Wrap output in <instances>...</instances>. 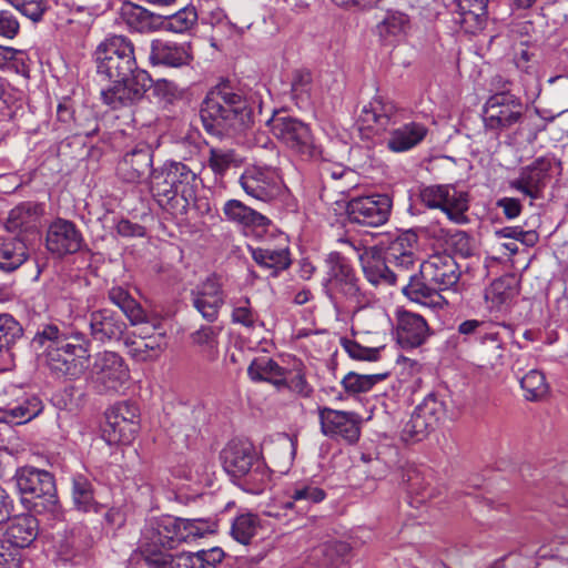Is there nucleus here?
Instances as JSON below:
<instances>
[{
	"instance_id": "nucleus-40",
	"label": "nucleus",
	"mask_w": 568,
	"mask_h": 568,
	"mask_svg": "<svg viewBox=\"0 0 568 568\" xmlns=\"http://www.w3.org/2000/svg\"><path fill=\"white\" fill-rule=\"evenodd\" d=\"M42 214V205L31 202L22 203L10 211L6 227L10 232L36 230Z\"/></svg>"
},
{
	"instance_id": "nucleus-22",
	"label": "nucleus",
	"mask_w": 568,
	"mask_h": 568,
	"mask_svg": "<svg viewBox=\"0 0 568 568\" xmlns=\"http://www.w3.org/2000/svg\"><path fill=\"white\" fill-rule=\"evenodd\" d=\"M39 342L43 344L45 341L51 342V346L61 349V353L70 355V357L80 359L87 365L89 357V345L85 336L81 332H61L55 325H48L38 335Z\"/></svg>"
},
{
	"instance_id": "nucleus-51",
	"label": "nucleus",
	"mask_w": 568,
	"mask_h": 568,
	"mask_svg": "<svg viewBox=\"0 0 568 568\" xmlns=\"http://www.w3.org/2000/svg\"><path fill=\"white\" fill-rule=\"evenodd\" d=\"M292 95L297 105H308L315 97L312 73L307 70H298L294 73L292 80Z\"/></svg>"
},
{
	"instance_id": "nucleus-23",
	"label": "nucleus",
	"mask_w": 568,
	"mask_h": 568,
	"mask_svg": "<svg viewBox=\"0 0 568 568\" xmlns=\"http://www.w3.org/2000/svg\"><path fill=\"white\" fill-rule=\"evenodd\" d=\"M194 308L207 322H214L219 317L221 307L224 305L225 296L220 281L214 277H207L196 285L191 293Z\"/></svg>"
},
{
	"instance_id": "nucleus-64",
	"label": "nucleus",
	"mask_w": 568,
	"mask_h": 568,
	"mask_svg": "<svg viewBox=\"0 0 568 568\" xmlns=\"http://www.w3.org/2000/svg\"><path fill=\"white\" fill-rule=\"evenodd\" d=\"M20 565L19 550L0 540V568H20Z\"/></svg>"
},
{
	"instance_id": "nucleus-46",
	"label": "nucleus",
	"mask_w": 568,
	"mask_h": 568,
	"mask_svg": "<svg viewBox=\"0 0 568 568\" xmlns=\"http://www.w3.org/2000/svg\"><path fill=\"white\" fill-rule=\"evenodd\" d=\"M215 530L216 524L211 519L179 518V545L182 542H191L205 535L213 534Z\"/></svg>"
},
{
	"instance_id": "nucleus-10",
	"label": "nucleus",
	"mask_w": 568,
	"mask_h": 568,
	"mask_svg": "<svg viewBox=\"0 0 568 568\" xmlns=\"http://www.w3.org/2000/svg\"><path fill=\"white\" fill-rule=\"evenodd\" d=\"M446 413L444 402L434 394L427 395L416 406L410 418L402 428V438L405 442L423 440L430 432L436 429L444 419Z\"/></svg>"
},
{
	"instance_id": "nucleus-14",
	"label": "nucleus",
	"mask_w": 568,
	"mask_h": 568,
	"mask_svg": "<svg viewBox=\"0 0 568 568\" xmlns=\"http://www.w3.org/2000/svg\"><path fill=\"white\" fill-rule=\"evenodd\" d=\"M243 191L251 197L270 202L281 192V179L271 166L250 165L240 178Z\"/></svg>"
},
{
	"instance_id": "nucleus-5",
	"label": "nucleus",
	"mask_w": 568,
	"mask_h": 568,
	"mask_svg": "<svg viewBox=\"0 0 568 568\" xmlns=\"http://www.w3.org/2000/svg\"><path fill=\"white\" fill-rule=\"evenodd\" d=\"M16 484L19 493L27 501L33 503L38 511L45 510L57 519L61 517L54 479L49 471L23 467L16 474Z\"/></svg>"
},
{
	"instance_id": "nucleus-52",
	"label": "nucleus",
	"mask_w": 568,
	"mask_h": 568,
	"mask_svg": "<svg viewBox=\"0 0 568 568\" xmlns=\"http://www.w3.org/2000/svg\"><path fill=\"white\" fill-rule=\"evenodd\" d=\"M162 336L158 337H141L140 341L125 342L130 347L129 353L138 361H153L158 358L162 352Z\"/></svg>"
},
{
	"instance_id": "nucleus-45",
	"label": "nucleus",
	"mask_w": 568,
	"mask_h": 568,
	"mask_svg": "<svg viewBox=\"0 0 568 568\" xmlns=\"http://www.w3.org/2000/svg\"><path fill=\"white\" fill-rule=\"evenodd\" d=\"M72 498L78 509L89 513H100L103 505L94 500L92 484L83 475H75L72 478Z\"/></svg>"
},
{
	"instance_id": "nucleus-63",
	"label": "nucleus",
	"mask_w": 568,
	"mask_h": 568,
	"mask_svg": "<svg viewBox=\"0 0 568 568\" xmlns=\"http://www.w3.org/2000/svg\"><path fill=\"white\" fill-rule=\"evenodd\" d=\"M20 30V24L13 12L0 10V37L13 39Z\"/></svg>"
},
{
	"instance_id": "nucleus-53",
	"label": "nucleus",
	"mask_w": 568,
	"mask_h": 568,
	"mask_svg": "<svg viewBox=\"0 0 568 568\" xmlns=\"http://www.w3.org/2000/svg\"><path fill=\"white\" fill-rule=\"evenodd\" d=\"M260 520L256 515L242 514L237 516L231 527V535L239 542L246 545L256 535Z\"/></svg>"
},
{
	"instance_id": "nucleus-8",
	"label": "nucleus",
	"mask_w": 568,
	"mask_h": 568,
	"mask_svg": "<svg viewBox=\"0 0 568 568\" xmlns=\"http://www.w3.org/2000/svg\"><path fill=\"white\" fill-rule=\"evenodd\" d=\"M422 202L432 209H440L457 224L468 221L469 194L454 184L430 185L420 191Z\"/></svg>"
},
{
	"instance_id": "nucleus-17",
	"label": "nucleus",
	"mask_w": 568,
	"mask_h": 568,
	"mask_svg": "<svg viewBox=\"0 0 568 568\" xmlns=\"http://www.w3.org/2000/svg\"><path fill=\"white\" fill-rule=\"evenodd\" d=\"M321 432L331 438L355 443L359 437V422L354 413L318 407Z\"/></svg>"
},
{
	"instance_id": "nucleus-32",
	"label": "nucleus",
	"mask_w": 568,
	"mask_h": 568,
	"mask_svg": "<svg viewBox=\"0 0 568 568\" xmlns=\"http://www.w3.org/2000/svg\"><path fill=\"white\" fill-rule=\"evenodd\" d=\"M149 59L152 64L179 68L187 64L192 59V54L190 45L186 43L155 39L151 42Z\"/></svg>"
},
{
	"instance_id": "nucleus-18",
	"label": "nucleus",
	"mask_w": 568,
	"mask_h": 568,
	"mask_svg": "<svg viewBox=\"0 0 568 568\" xmlns=\"http://www.w3.org/2000/svg\"><path fill=\"white\" fill-rule=\"evenodd\" d=\"M403 115L404 110L399 109L392 100L383 95H375L363 106L359 123L363 128L382 132L388 125L400 120Z\"/></svg>"
},
{
	"instance_id": "nucleus-50",
	"label": "nucleus",
	"mask_w": 568,
	"mask_h": 568,
	"mask_svg": "<svg viewBox=\"0 0 568 568\" xmlns=\"http://www.w3.org/2000/svg\"><path fill=\"white\" fill-rule=\"evenodd\" d=\"M11 3L21 14L33 22H38L44 16L50 14L53 6L57 9L65 10L63 6H59L51 0H12Z\"/></svg>"
},
{
	"instance_id": "nucleus-3",
	"label": "nucleus",
	"mask_w": 568,
	"mask_h": 568,
	"mask_svg": "<svg viewBox=\"0 0 568 568\" xmlns=\"http://www.w3.org/2000/svg\"><path fill=\"white\" fill-rule=\"evenodd\" d=\"M197 184L196 173L178 161H166L150 174V191L156 202L162 206L173 207L172 202L180 197L182 214L187 212V207L195 200Z\"/></svg>"
},
{
	"instance_id": "nucleus-37",
	"label": "nucleus",
	"mask_w": 568,
	"mask_h": 568,
	"mask_svg": "<svg viewBox=\"0 0 568 568\" xmlns=\"http://www.w3.org/2000/svg\"><path fill=\"white\" fill-rule=\"evenodd\" d=\"M410 29L409 17L399 10H387L383 20L376 26V31L382 41L388 44L399 42Z\"/></svg>"
},
{
	"instance_id": "nucleus-19",
	"label": "nucleus",
	"mask_w": 568,
	"mask_h": 568,
	"mask_svg": "<svg viewBox=\"0 0 568 568\" xmlns=\"http://www.w3.org/2000/svg\"><path fill=\"white\" fill-rule=\"evenodd\" d=\"M420 275L425 281L436 285L438 290L446 291L458 283L460 271L453 256L438 253L420 264Z\"/></svg>"
},
{
	"instance_id": "nucleus-12",
	"label": "nucleus",
	"mask_w": 568,
	"mask_h": 568,
	"mask_svg": "<svg viewBox=\"0 0 568 568\" xmlns=\"http://www.w3.org/2000/svg\"><path fill=\"white\" fill-rule=\"evenodd\" d=\"M179 546V518L161 516L149 519L142 530L141 552L144 561L151 554H163L160 548L173 549Z\"/></svg>"
},
{
	"instance_id": "nucleus-4",
	"label": "nucleus",
	"mask_w": 568,
	"mask_h": 568,
	"mask_svg": "<svg viewBox=\"0 0 568 568\" xmlns=\"http://www.w3.org/2000/svg\"><path fill=\"white\" fill-rule=\"evenodd\" d=\"M89 385L102 395H123L131 384L130 368L124 358L115 352L103 351L94 354L87 365Z\"/></svg>"
},
{
	"instance_id": "nucleus-61",
	"label": "nucleus",
	"mask_w": 568,
	"mask_h": 568,
	"mask_svg": "<svg viewBox=\"0 0 568 568\" xmlns=\"http://www.w3.org/2000/svg\"><path fill=\"white\" fill-rule=\"evenodd\" d=\"M258 320L256 312L250 305L248 298H243L234 305L232 321L245 327H253Z\"/></svg>"
},
{
	"instance_id": "nucleus-47",
	"label": "nucleus",
	"mask_w": 568,
	"mask_h": 568,
	"mask_svg": "<svg viewBox=\"0 0 568 568\" xmlns=\"http://www.w3.org/2000/svg\"><path fill=\"white\" fill-rule=\"evenodd\" d=\"M242 487L245 491L258 495L271 487V470L263 460L255 462V465L242 478Z\"/></svg>"
},
{
	"instance_id": "nucleus-26",
	"label": "nucleus",
	"mask_w": 568,
	"mask_h": 568,
	"mask_svg": "<svg viewBox=\"0 0 568 568\" xmlns=\"http://www.w3.org/2000/svg\"><path fill=\"white\" fill-rule=\"evenodd\" d=\"M153 163V151L146 143H140L126 152L118 163V175L125 182H139Z\"/></svg>"
},
{
	"instance_id": "nucleus-44",
	"label": "nucleus",
	"mask_w": 568,
	"mask_h": 568,
	"mask_svg": "<svg viewBox=\"0 0 568 568\" xmlns=\"http://www.w3.org/2000/svg\"><path fill=\"white\" fill-rule=\"evenodd\" d=\"M197 19L196 9L187 6L171 16L160 14L159 31L185 33L196 26Z\"/></svg>"
},
{
	"instance_id": "nucleus-56",
	"label": "nucleus",
	"mask_w": 568,
	"mask_h": 568,
	"mask_svg": "<svg viewBox=\"0 0 568 568\" xmlns=\"http://www.w3.org/2000/svg\"><path fill=\"white\" fill-rule=\"evenodd\" d=\"M217 335L219 331L211 326H202L192 334V341L203 347L210 359H214L217 355Z\"/></svg>"
},
{
	"instance_id": "nucleus-30",
	"label": "nucleus",
	"mask_w": 568,
	"mask_h": 568,
	"mask_svg": "<svg viewBox=\"0 0 568 568\" xmlns=\"http://www.w3.org/2000/svg\"><path fill=\"white\" fill-rule=\"evenodd\" d=\"M358 258L363 272L372 284L387 283L396 284L400 274L392 270V265L382 257L381 252L376 247H366L359 254Z\"/></svg>"
},
{
	"instance_id": "nucleus-41",
	"label": "nucleus",
	"mask_w": 568,
	"mask_h": 568,
	"mask_svg": "<svg viewBox=\"0 0 568 568\" xmlns=\"http://www.w3.org/2000/svg\"><path fill=\"white\" fill-rule=\"evenodd\" d=\"M47 364L50 371L58 377L78 378L84 372L87 365L83 361L70 357L61 349H55L53 346H47Z\"/></svg>"
},
{
	"instance_id": "nucleus-25",
	"label": "nucleus",
	"mask_w": 568,
	"mask_h": 568,
	"mask_svg": "<svg viewBox=\"0 0 568 568\" xmlns=\"http://www.w3.org/2000/svg\"><path fill=\"white\" fill-rule=\"evenodd\" d=\"M397 341L403 347H418L426 342L430 335L426 320L409 311L397 312Z\"/></svg>"
},
{
	"instance_id": "nucleus-54",
	"label": "nucleus",
	"mask_w": 568,
	"mask_h": 568,
	"mask_svg": "<svg viewBox=\"0 0 568 568\" xmlns=\"http://www.w3.org/2000/svg\"><path fill=\"white\" fill-rule=\"evenodd\" d=\"M385 375L383 374L362 375L349 372L342 379V385L345 392L349 394H359L371 390L375 384L383 381Z\"/></svg>"
},
{
	"instance_id": "nucleus-24",
	"label": "nucleus",
	"mask_w": 568,
	"mask_h": 568,
	"mask_svg": "<svg viewBox=\"0 0 568 568\" xmlns=\"http://www.w3.org/2000/svg\"><path fill=\"white\" fill-rule=\"evenodd\" d=\"M252 258L262 267L272 270L276 276L291 265L288 239L284 233L274 235V247L258 245L248 247Z\"/></svg>"
},
{
	"instance_id": "nucleus-31",
	"label": "nucleus",
	"mask_w": 568,
	"mask_h": 568,
	"mask_svg": "<svg viewBox=\"0 0 568 568\" xmlns=\"http://www.w3.org/2000/svg\"><path fill=\"white\" fill-rule=\"evenodd\" d=\"M91 336L99 342L119 339L126 328L125 322L114 311L103 308L90 314Z\"/></svg>"
},
{
	"instance_id": "nucleus-15",
	"label": "nucleus",
	"mask_w": 568,
	"mask_h": 568,
	"mask_svg": "<svg viewBox=\"0 0 568 568\" xmlns=\"http://www.w3.org/2000/svg\"><path fill=\"white\" fill-rule=\"evenodd\" d=\"M224 557L221 548H211L197 552L181 554L172 557L169 554H151L146 556L148 568H217Z\"/></svg>"
},
{
	"instance_id": "nucleus-13",
	"label": "nucleus",
	"mask_w": 568,
	"mask_h": 568,
	"mask_svg": "<svg viewBox=\"0 0 568 568\" xmlns=\"http://www.w3.org/2000/svg\"><path fill=\"white\" fill-rule=\"evenodd\" d=\"M392 200L386 194L357 196L347 203V216L352 223L376 227L387 222Z\"/></svg>"
},
{
	"instance_id": "nucleus-34",
	"label": "nucleus",
	"mask_w": 568,
	"mask_h": 568,
	"mask_svg": "<svg viewBox=\"0 0 568 568\" xmlns=\"http://www.w3.org/2000/svg\"><path fill=\"white\" fill-rule=\"evenodd\" d=\"M428 129L419 122L405 123L390 132L387 148L395 153L407 152L426 138Z\"/></svg>"
},
{
	"instance_id": "nucleus-20",
	"label": "nucleus",
	"mask_w": 568,
	"mask_h": 568,
	"mask_svg": "<svg viewBox=\"0 0 568 568\" xmlns=\"http://www.w3.org/2000/svg\"><path fill=\"white\" fill-rule=\"evenodd\" d=\"M325 498L326 493L318 486L296 483L286 488L278 499V505L285 511V516L290 514L305 515L314 505L322 503Z\"/></svg>"
},
{
	"instance_id": "nucleus-42",
	"label": "nucleus",
	"mask_w": 568,
	"mask_h": 568,
	"mask_svg": "<svg viewBox=\"0 0 568 568\" xmlns=\"http://www.w3.org/2000/svg\"><path fill=\"white\" fill-rule=\"evenodd\" d=\"M28 258L26 243L17 236H0V270L12 272Z\"/></svg>"
},
{
	"instance_id": "nucleus-57",
	"label": "nucleus",
	"mask_w": 568,
	"mask_h": 568,
	"mask_svg": "<svg viewBox=\"0 0 568 568\" xmlns=\"http://www.w3.org/2000/svg\"><path fill=\"white\" fill-rule=\"evenodd\" d=\"M341 346L347 353V355L356 361H368L375 362L379 358L381 348L378 347H365L362 346L354 339L343 337L341 338Z\"/></svg>"
},
{
	"instance_id": "nucleus-38",
	"label": "nucleus",
	"mask_w": 568,
	"mask_h": 568,
	"mask_svg": "<svg viewBox=\"0 0 568 568\" xmlns=\"http://www.w3.org/2000/svg\"><path fill=\"white\" fill-rule=\"evenodd\" d=\"M518 294L514 276L495 280L485 291V300L490 311H501L510 305Z\"/></svg>"
},
{
	"instance_id": "nucleus-39",
	"label": "nucleus",
	"mask_w": 568,
	"mask_h": 568,
	"mask_svg": "<svg viewBox=\"0 0 568 568\" xmlns=\"http://www.w3.org/2000/svg\"><path fill=\"white\" fill-rule=\"evenodd\" d=\"M247 374L254 382H267L277 388L286 382V369L268 356L254 358L247 368Z\"/></svg>"
},
{
	"instance_id": "nucleus-49",
	"label": "nucleus",
	"mask_w": 568,
	"mask_h": 568,
	"mask_svg": "<svg viewBox=\"0 0 568 568\" xmlns=\"http://www.w3.org/2000/svg\"><path fill=\"white\" fill-rule=\"evenodd\" d=\"M520 387L527 400H540L549 390L545 375L538 369H530L519 378Z\"/></svg>"
},
{
	"instance_id": "nucleus-58",
	"label": "nucleus",
	"mask_w": 568,
	"mask_h": 568,
	"mask_svg": "<svg viewBox=\"0 0 568 568\" xmlns=\"http://www.w3.org/2000/svg\"><path fill=\"white\" fill-rule=\"evenodd\" d=\"M321 174L324 180L332 181H345V183L341 186V192H344L345 189L351 187L354 181L355 173L353 170L342 165L334 163H325L321 168Z\"/></svg>"
},
{
	"instance_id": "nucleus-21",
	"label": "nucleus",
	"mask_w": 568,
	"mask_h": 568,
	"mask_svg": "<svg viewBox=\"0 0 568 568\" xmlns=\"http://www.w3.org/2000/svg\"><path fill=\"white\" fill-rule=\"evenodd\" d=\"M550 169L551 161L546 158H539L531 164L523 168L519 175L511 180L509 185L531 200H538L546 187Z\"/></svg>"
},
{
	"instance_id": "nucleus-9",
	"label": "nucleus",
	"mask_w": 568,
	"mask_h": 568,
	"mask_svg": "<svg viewBox=\"0 0 568 568\" xmlns=\"http://www.w3.org/2000/svg\"><path fill=\"white\" fill-rule=\"evenodd\" d=\"M272 134L295 154L310 159L316 154V145L307 124L291 116H274L270 121Z\"/></svg>"
},
{
	"instance_id": "nucleus-60",
	"label": "nucleus",
	"mask_w": 568,
	"mask_h": 568,
	"mask_svg": "<svg viewBox=\"0 0 568 568\" xmlns=\"http://www.w3.org/2000/svg\"><path fill=\"white\" fill-rule=\"evenodd\" d=\"M206 23L211 24L213 28H217L222 31H226L229 36L242 34L246 27H239L235 23L229 21L223 10L220 8H215L211 10L206 17H204Z\"/></svg>"
},
{
	"instance_id": "nucleus-62",
	"label": "nucleus",
	"mask_w": 568,
	"mask_h": 568,
	"mask_svg": "<svg viewBox=\"0 0 568 568\" xmlns=\"http://www.w3.org/2000/svg\"><path fill=\"white\" fill-rule=\"evenodd\" d=\"M21 336L19 323L9 314H0V339L9 347Z\"/></svg>"
},
{
	"instance_id": "nucleus-59",
	"label": "nucleus",
	"mask_w": 568,
	"mask_h": 568,
	"mask_svg": "<svg viewBox=\"0 0 568 568\" xmlns=\"http://www.w3.org/2000/svg\"><path fill=\"white\" fill-rule=\"evenodd\" d=\"M236 162L235 153L226 149H211L209 158V166L216 175L224 173Z\"/></svg>"
},
{
	"instance_id": "nucleus-11",
	"label": "nucleus",
	"mask_w": 568,
	"mask_h": 568,
	"mask_svg": "<svg viewBox=\"0 0 568 568\" xmlns=\"http://www.w3.org/2000/svg\"><path fill=\"white\" fill-rule=\"evenodd\" d=\"M103 436L109 444L128 445L139 432V408L129 402H119L105 413Z\"/></svg>"
},
{
	"instance_id": "nucleus-35",
	"label": "nucleus",
	"mask_w": 568,
	"mask_h": 568,
	"mask_svg": "<svg viewBox=\"0 0 568 568\" xmlns=\"http://www.w3.org/2000/svg\"><path fill=\"white\" fill-rule=\"evenodd\" d=\"M39 532L38 519L29 514L16 516L6 530V538L12 549L24 548L32 544Z\"/></svg>"
},
{
	"instance_id": "nucleus-48",
	"label": "nucleus",
	"mask_w": 568,
	"mask_h": 568,
	"mask_svg": "<svg viewBox=\"0 0 568 568\" xmlns=\"http://www.w3.org/2000/svg\"><path fill=\"white\" fill-rule=\"evenodd\" d=\"M499 326H493L489 332L480 333V344L484 346V354L489 366L495 367L503 364L504 341L498 331Z\"/></svg>"
},
{
	"instance_id": "nucleus-29",
	"label": "nucleus",
	"mask_w": 568,
	"mask_h": 568,
	"mask_svg": "<svg viewBox=\"0 0 568 568\" xmlns=\"http://www.w3.org/2000/svg\"><path fill=\"white\" fill-rule=\"evenodd\" d=\"M118 14L121 22L131 32L145 34L159 31L160 14L140 4L124 1L120 6Z\"/></svg>"
},
{
	"instance_id": "nucleus-27",
	"label": "nucleus",
	"mask_w": 568,
	"mask_h": 568,
	"mask_svg": "<svg viewBox=\"0 0 568 568\" xmlns=\"http://www.w3.org/2000/svg\"><path fill=\"white\" fill-rule=\"evenodd\" d=\"M224 469L234 477L242 478L261 460L257 454L247 442H231L222 453Z\"/></svg>"
},
{
	"instance_id": "nucleus-43",
	"label": "nucleus",
	"mask_w": 568,
	"mask_h": 568,
	"mask_svg": "<svg viewBox=\"0 0 568 568\" xmlns=\"http://www.w3.org/2000/svg\"><path fill=\"white\" fill-rule=\"evenodd\" d=\"M43 409L42 402L37 396H29L16 405L0 410V422L20 425L37 417Z\"/></svg>"
},
{
	"instance_id": "nucleus-36",
	"label": "nucleus",
	"mask_w": 568,
	"mask_h": 568,
	"mask_svg": "<svg viewBox=\"0 0 568 568\" xmlns=\"http://www.w3.org/2000/svg\"><path fill=\"white\" fill-rule=\"evenodd\" d=\"M222 211L229 222L244 227H252L253 231L256 229L266 231L265 227L270 224V220L266 216L235 199L226 201Z\"/></svg>"
},
{
	"instance_id": "nucleus-6",
	"label": "nucleus",
	"mask_w": 568,
	"mask_h": 568,
	"mask_svg": "<svg viewBox=\"0 0 568 568\" xmlns=\"http://www.w3.org/2000/svg\"><path fill=\"white\" fill-rule=\"evenodd\" d=\"M525 105L520 98L504 91L488 98L484 106V124L488 131L497 134L520 123L525 115Z\"/></svg>"
},
{
	"instance_id": "nucleus-55",
	"label": "nucleus",
	"mask_w": 568,
	"mask_h": 568,
	"mask_svg": "<svg viewBox=\"0 0 568 568\" xmlns=\"http://www.w3.org/2000/svg\"><path fill=\"white\" fill-rule=\"evenodd\" d=\"M453 20L466 33H476L484 29L487 10L453 11Z\"/></svg>"
},
{
	"instance_id": "nucleus-28",
	"label": "nucleus",
	"mask_w": 568,
	"mask_h": 568,
	"mask_svg": "<svg viewBox=\"0 0 568 568\" xmlns=\"http://www.w3.org/2000/svg\"><path fill=\"white\" fill-rule=\"evenodd\" d=\"M417 252V235L405 232L390 241L385 250V260L398 272L408 271L415 265Z\"/></svg>"
},
{
	"instance_id": "nucleus-33",
	"label": "nucleus",
	"mask_w": 568,
	"mask_h": 568,
	"mask_svg": "<svg viewBox=\"0 0 568 568\" xmlns=\"http://www.w3.org/2000/svg\"><path fill=\"white\" fill-rule=\"evenodd\" d=\"M423 277L409 276V282L403 286V294L412 302L437 311L447 305L446 298L440 294L442 290L430 287Z\"/></svg>"
},
{
	"instance_id": "nucleus-16",
	"label": "nucleus",
	"mask_w": 568,
	"mask_h": 568,
	"mask_svg": "<svg viewBox=\"0 0 568 568\" xmlns=\"http://www.w3.org/2000/svg\"><path fill=\"white\" fill-rule=\"evenodd\" d=\"M83 243L81 231L69 220L58 217L48 227L45 246L59 257L79 252Z\"/></svg>"
},
{
	"instance_id": "nucleus-7",
	"label": "nucleus",
	"mask_w": 568,
	"mask_h": 568,
	"mask_svg": "<svg viewBox=\"0 0 568 568\" xmlns=\"http://www.w3.org/2000/svg\"><path fill=\"white\" fill-rule=\"evenodd\" d=\"M326 273L322 285L328 298L337 304L343 298L357 296L358 280L348 261L339 253L333 252L325 258Z\"/></svg>"
},
{
	"instance_id": "nucleus-1",
	"label": "nucleus",
	"mask_w": 568,
	"mask_h": 568,
	"mask_svg": "<svg viewBox=\"0 0 568 568\" xmlns=\"http://www.w3.org/2000/svg\"><path fill=\"white\" fill-rule=\"evenodd\" d=\"M97 70L111 84L101 90L103 102L112 109L140 101L151 87V78L139 69L134 44L125 36H109L97 48Z\"/></svg>"
},
{
	"instance_id": "nucleus-2",
	"label": "nucleus",
	"mask_w": 568,
	"mask_h": 568,
	"mask_svg": "<svg viewBox=\"0 0 568 568\" xmlns=\"http://www.w3.org/2000/svg\"><path fill=\"white\" fill-rule=\"evenodd\" d=\"M201 119L207 132L216 135L240 133L253 122L247 101L226 84L212 89L201 108Z\"/></svg>"
}]
</instances>
